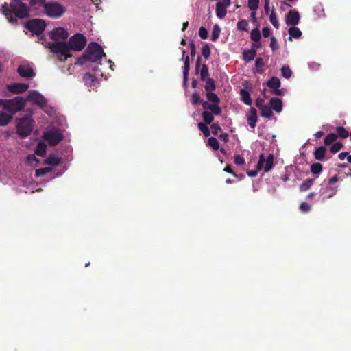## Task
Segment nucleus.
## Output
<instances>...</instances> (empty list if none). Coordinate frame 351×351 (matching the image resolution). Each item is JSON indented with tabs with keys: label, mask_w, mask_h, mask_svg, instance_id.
Here are the masks:
<instances>
[{
	"label": "nucleus",
	"mask_w": 351,
	"mask_h": 351,
	"mask_svg": "<svg viewBox=\"0 0 351 351\" xmlns=\"http://www.w3.org/2000/svg\"><path fill=\"white\" fill-rule=\"evenodd\" d=\"M23 0H11L10 4L5 2L1 6V12L11 23H17V19L27 18L29 8Z\"/></svg>",
	"instance_id": "1"
},
{
	"label": "nucleus",
	"mask_w": 351,
	"mask_h": 351,
	"mask_svg": "<svg viewBox=\"0 0 351 351\" xmlns=\"http://www.w3.org/2000/svg\"><path fill=\"white\" fill-rule=\"evenodd\" d=\"M49 38L53 42H49L47 47L51 52L56 54L59 59L61 55H65L68 52L66 40L69 37L68 32L63 27H56L49 33Z\"/></svg>",
	"instance_id": "2"
},
{
	"label": "nucleus",
	"mask_w": 351,
	"mask_h": 351,
	"mask_svg": "<svg viewBox=\"0 0 351 351\" xmlns=\"http://www.w3.org/2000/svg\"><path fill=\"white\" fill-rule=\"evenodd\" d=\"M103 56H106V53L104 52L101 46L95 42H90L82 56L77 59V63L80 65H84L88 61L101 64Z\"/></svg>",
	"instance_id": "3"
},
{
	"label": "nucleus",
	"mask_w": 351,
	"mask_h": 351,
	"mask_svg": "<svg viewBox=\"0 0 351 351\" xmlns=\"http://www.w3.org/2000/svg\"><path fill=\"white\" fill-rule=\"evenodd\" d=\"M86 38L82 34H75L70 37L69 41L66 43L68 52H66L65 55H61L59 60L60 61H65L68 58L71 57V50L76 51H82L86 46Z\"/></svg>",
	"instance_id": "4"
},
{
	"label": "nucleus",
	"mask_w": 351,
	"mask_h": 351,
	"mask_svg": "<svg viewBox=\"0 0 351 351\" xmlns=\"http://www.w3.org/2000/svg\"><path fill=\"white\" fill-rule=\"evenodd\" d=\"M66 12V8L62 4L56 1L47 2L44 5V13L51 19H58Z\"/></svg>",
	"instance_id": "5"
},
{
	"label": "nucleus",
	"mask_w": 351,
	"mask_h": 351,
	"mask_svg": "<svg viewBox=\"0 0 351 351\" xmlns=\"http://www.w3.org/2000/svg\"><path fill=\"white\" fill-rule=\"evenodd\" d=\"M34 123L30 117L20 119L16 125L18 134L22 138L28 136L32 132Z\"/></svg>",
	"instance_id": "6"
},
{
	"label": "nucleus",
	"mask_w": 351,
	"mask_h": 351,
	"mask_svg": "<svg viewBox=\"0 0 351 351\" xmlns=\"http://www.w3.org/2000/svg\"><path fill=\"white\" fill-rule=\"evenodd\" d=\"M25 27L36 35L41 34L46 27V23L41 19H34L25 23Z\"/></svg>",
	"instance_id": "7"
},
{
	"label": "nucleus",
	"mask_w": 351,
	"mask_h": 351,
	"mask_svg": "<svg viewBox=\"0 0 351 351\" xmlns=\"http://www.w3.org/2000/svg\"><path fill=\"white\" fill-rule=\"evenodd\" d=\"M43 138L50 145L55 146L63 139V134L59 130H49L44 133Z\"/></svg>",
	"instance_id": "8"
},
{
	"label": "nucleus",
	"mask_w": 351,
	"mask_h": 351,
	"mask_svg": "<svg viewBox=\"0 0 351 351\" xmlns=\"http://www.w3.org/2000/svg\"><path fill=\"white\" fill-rule=\"evenodd\" d=\"M300 14L296 10H291L286 15L285 23L287 25L295 26L299 23Z\"/></svg>",
	"instance_id": "9"
},
{
	"label": "nucleus",
	"mask_w": 351,
	"mask_h": 351,
	"mask_svg": "<svg viewBox=\"0 0 351 351\" xmlns=\"http://www.w3.org/2000/svg\"><path fill=\"white\" fill-rule=\"evenodd\" d=\"M17 72L21 77L25 78H32L35 76V73L29 65H19Z\"/></svg>",
	"instance_id": "10"
},
{
	"label": "nucleus",
	"mask_w": 351,
	"mask_h": 351,
	"mask_svg": "<svg viewBox=\"0 0 351 351\" xmlns=\"http://www.w3.org/2000/svg\"><path fill=\"white\" fill-rule=\"evenodd\" d=\"M27 99L33 101L41 107L45 106L47 104V100L45 98L36 91L31 92L27 96Z\"/></svg>",
	"instance_id": "11"
},
{
	"label": "nucleus",
	"mask_w": 351,
	"mask_h": 351,
	"mask_svg": "<svg viewBox=\"0 0 351 351\" xmlns=\"http://www.w3.org/2000/svg\"><path fill=\"white\" fill-rule=\"evenodd\" d=\"M29 88V85L25 83H13L7 86L8 90L13 93L20 94L25 92Z\"/></svg>",
	"instance_id": "12"
},
{
	"label": "nucleus",
	"mask_w": 351,
	"mask_h": 351,
	"mask_svg": "<svg viewBox=\"0 0 351 351\" xmlns=\"http://www.w3.org/2000/svg\"><path fill=\"white\" fill-rule=\"evenodd\" d=\"M337 191V186L332 187L328 186L325 189L320 191V198L322 202H324L326 199L332 197Z\"/></svg>",
	"instance_id": "13"
},
{
	"label": "nucleus",
	"mask_w": 351,
	"mask_h": 351,
	"mask_svg": "<svg viewBox=\"0 0 351 351\" xmlns=\"http://www.w3.org/2000/svg\"><path fill=\"white\" fill-rule=\"evenodd\" d=\"M247 121L248 125L254 128L257 122V111L256 108L251 107L249 112L247 114Z\"/></svg>",
	"instance_id": "14"
},
{
	"label": "nucleus",
	"mask_w": 351,
	"mask_h": 351,
	"mask_svg": "<svg viewBox=\"0 0 351 351\" xmlns=\"http://www.w3.org/2000/svg\"><path fill=\"white\" fill-rule=\"evenodd\" d=\"M265 163V156L263 154H261L259 156L258 164L256 165V168L254 170L248 171L247 174L250 177H256L258 174V172L263 167V165Z\"/></svg>",
	"instance_id": "15"
},
{
	"label": "nucleus",
	"mask_w": 351,
	"mask_h": 351,
	"mask_svg": "<svg viewBox=\"0 0 351 351\" xmlns=\"http://www.w3.org/2000/svg\"><path fill=\"white\" fill-rule=\"evenodd\" d=\"M313 156L316 160H325L326 159V147L325 146H319L316 148L313 152Z\"/></svg>",
	"instance_id": "16"
},
{
	"label": "nucleus",
	"mask_w": 351,
	"mask_h": 351,
	"mask_svg": "<svg viewBox=\"0 0 351 351\" xmlns=\"http://www.w3.org/2000/svg\"><path fill=\"white\" fill-rule=\"evenodd\" d=\"M186 51L182 49V58H184V64L183 67V80L184 82L186 83L188 80V75L190 69V60L188 56H185Z\"/></svg>",
	"instance_id": "17"
},
{
	"label": "nucleus",
	"mask_w": 351,
	"mask_h": 351,
	"mask_svg": "<svg viewBox=\"0 0 351 351\" xmlns=\"http://www.w3.org/2000/svg\"><path fill=\"white\" fill-rule=\"evenodd\" d=\"M270 107L277 112H280L282 110V101L277 97H272L269 101Z\"/></svg>",
	"instance_id": "18"
},
{
	"label": "nucleus",
	"mask_w": 351,
	"mask_h": 351,
	"mask_svg": "<svg viewBox=\"0 0 351 351\" xmlns=\"http://www.w3.org/2000/svg\"><path fill=\"white\" fill-rule=\"evenodd\" d=\"M9 103L13 104L16 111H20L24 108L25 100L22 97H16L13 99H9Z\"/></svg>",
	"instance_id": "19"
},
{
	"label": "nucleus",
	"mask_w": 351,
	"mask_h": 351,
	"mask_svg": "<svg viewBox=\"0 0 351 351\" xmlns=\"http://www.w3.org/2000/svg\"><path fill=\"white\" fill-rule=\"evenodd\" d=\"M12 119V114L7 112H0V125L4 126L8 125Z\"/></svg>",
	"instance_id": "20"
},
{
	"label": "nucleus",
	"mask_w": 351,
	"mask_h": 351,
	"mask_svg": "<svg viewBox=\"0 0 351 351\" xmlns=\"http://www.w3.org/2000/svg\"><path fill=\"white\" fill-rule=\"evenodd\" d=\"M1 106L3 107V109L7 110L10 114H13L16 112V110L15 109L13 104L9 103V99H1Z\"/></svg>",
	"instance_id": "21"
},
{
	"label": "nucleus",
	"mask_w": 351,
	"mask_h": 351,
	"mask_svg": "<svg viewBox=\"0 0 351 351\" xmlns=\"http://www.w3.org/2000/svg\"><path fill=\"white\" fill-rule=\"evenodd\" d=\"M240 95L241 101L247 105L250 106L252 104V99L250 93L245 90H240Z\"/></svg>",
	"instance_id": "22"
},
{
	"label": "nucleus",
	"mask_w": 351,
	"mask_h": 351,
	"mask_svg": "<svg viewBox=\"0 0 351 351\" xmlns=\"http://www.w3.org/2000/svg\"><path fill=\"white\" fill-rule=\"evenodd\" d=\"M288 32L290 35V36L289 37V40H291L292 38H299L302 36V32L300 31V29L295 26H291L289 29Z\"/></svg>",
	"instance_id": "23"
},
{
	"label": "nucleus",
	"mask_w": 351,
	"mask_h": 351,
	"mask_svg": "<svg viewBox=\"0 0 351 351\" xmlns=\"http://www.w3.org/2000/svg\"><path fill=\"white\" fill-rule=\"evenodd\" d=\"M256 56V51L255 49L244 51L243 53V59L245 61L249 62L253 60Z\"/></svg>",
	"instance_id": "24"
},
{
	"label": "nucleus",
	"mask_w": 351,
	"mask_h": 351,
	"mask_svg": "<svg viewBox=\"0 0 351 351\" xmlns=\"http://www.w3.org/2000/svg\"><path fill=\"white\" fill-rule=\"evenodd\" d=\"M274 155L272 154H269L267 158H265V165L264 166V171L269 172L274 167Z\"/></svg>",
	"instance_id": "25"
},
{
	"label": "nucleus",
	"mask_w": 351,
	"mask_h": 351,
	"mask_svg": "<svg viewBox=\"0 0 351 351\" xmlns=\"http://www.w3.org/2000/svg\"><path fill=\"white\" fill-rule=\"evenodd\" d=\"M60 162V159L55 154H51L47 158L45 163L49 165H58Z\"/></svg>",
	"instance_id": "26"
},
{
	"label": "nucleus",
	"mask_w": 351,
	"mask_h": 351,
	"mask_svg": "<svg viewBox=\"0 0 351 351\" xmlns=\"http://www.w3.org/2000/svg\"><path fill=\"white\" fill-rule=\"evenodd\" d=\"M267 85L271 88L276 89V88H279L280 86V80L276 77H272L267 81Z\"/></svg>",
	"instance_id": "27"
},
{
	"label": "nucleus",
	"mask_w": 351,
	"mask_h": 351,
	"mask_svg": "<svg viewBox=\"0 0 351 351\" xmlns=\"http://www.w3.org/2000/svg\"><path fill=\"white\" fill-rule=\"evenodd\" d=\"M338 138V136L334 133H330L324 138V143L325 145H330L335 143Z\"/></svg>",
	"instance_id": "28"
},
{
	"label": "nucleus",
	"mask_w": 351,
	"mask_h": 351,
	"mask_svg": "<svg viewBox=\"0 0 351 351\" xmlns=\"http://www.w3.org/2000/svg\"><path fill=\"white\" fill-rule=\"evenodd\" d=\"M311 172L314 175H319L323 169V166L319 162L313 163L310 167Z\"/></svg>",
	"instance_id": "29"
},
{
	"label": "nucleus",
	"mask_w": 351,
	"mask_h": 351,
	"mask_svg": "<svg viewBox=\"0 0 351 351\" xmlns=\"http://www.w3.org/2000/svg\"><path fill=\"white\" fill-rule=\"evenodd\" d=\"M261 114L262 117H264L265 118H271L273 115L271 108L270 106L265 105L261 109Z\"/></svg>",
	"instance_id": "30"
},
{
	"label": "nucleus",
	"mask_w": 351,
	"mask_h": 351,
	"mask_svg": "<svg viewBox=\"0 0 351 351\" xmlns=\"http://www.w3.org/2000/svg\"><path fill=\"white\" fill-rule=\"evenodd\" d=\"M202 116L203 120L204 121V123H206V124H210L214 119V117H213L212 112H210L208 110H204L202 112Z\"/></svg>",
	"instance_id": "31"
},
{
	"label": "nucleus",
	"mask_w": 351,
	"mask_h": 351,
	"mask_svg": "<svg viewBox=\"0 0 351 351\" xmlns=\"http://www.w3.org/2000/svg\"><path fill=\"white\" fill-rule=\"evenodd\" d=\"M314 180L313 179H307L303 183H302L300 186V191H306L308 190L313 184Z\"/></svg>",
	"instance_id": "32"
},
{
	"label": "nucleus",
	"mask_w": 351,
	"mask_h": 351,
	"mask_svg": "<svg viewBox=\"0 0 351 351\" xmlns=\"http://www.w3.org/2000/svg\"><path fill=\"white\" fill-rule=\"evenodd\" d=\"M337 135L338 137L346 138L349 136V132L343 126H338L336 128Z\"/></svg>",
	"instance_id": "33"
},
{
	"label": "nucleus",
	"mask_w": 351,
	"mask_h": 351,
	"mask_svg": "<svg viewBox=\"0 0 351 351\" xmlns=\"http://www.w3.org/2000/svg\"><path fill=\"white\" fill-rule=\"evenodd\" d=\"M204 81L206 82L205 90L206 92L213 91L215 89V83L213 79L208 77Z\"/></svg>",
	"instance_id": "34"
},
{
	"label": "nucleus",
	"mask_w": 351,
	"mask_h": 351,
	"mask_svg": "<svg viewBox=\"0 0 351 351\" xmlns=\"http://www.w3.org/2000/svg\"><path fill=\"white\" fill-rule=\"evenodd\" d=\"M261 38V32L258 28L252 30L250 34V38L254 42H259Z\"/></svg>",
	"instance_id": "35"
},
{
	"label": "nucleus",
	"mask_w": 351,
	"mask_h": 351,
	"mask_svg": "<svg viewBox=\"0 0 351 351\" xmlns=\"http://www.w3.org/2000/svg\"><path fill=\"white\" fill-rule=\"evenodd\" d=\"M208 145L211 147L213 150L217 151L219 149V143L215 137H210L208 140Z\"/></svg>",
	"instance_id": "36"
},
{
	"label": "nucleus",
	"mask_w": 351,
	"mask_h": 351,
	"mask_svg": "<svg viewBox=\"0 0 351 351\" xmlns=\"http://www.w3.org/2000/svg\"><path fill=\"white\" fill-rule=\"evenodd\" d=\"M220 32H221L220 27L218 25H214L213 31H212V34H211L212 41L215 42L218 39L219 34H220Z\"/></svg>",
	"instance_id": "37"
},
{
	"label": "nucleus",
	"mask_w": 351,
	"mask_h": 351,
	"mask_svg": "<svg viewBox=\"0 0 351 351\" xmlns=\"http://www.w3.org/2000/svg\"><path fill=\"white\" fill-rule=\"evenodd\" d=\"M206 125L207 124L204 123H199L197 125L199 130L203 133L204 136L208 137L210 134V132L208 127Z\"/></svg>",
	"instance_id": "38"
},
{
	"label": "nucleus",
	"mask_w": 351,
	"mask_h": 351,
	"mask_svg": "<svg viewBox=\"0 0 351 351\" xmlns=\"http://www.w3.org/2000/svg\"><path fill=\"white\" fill-rule=\"evenodd\" d=\"M83 80L85 84L91 86L95 80V77L94 75L90 74V73H86L84 75Z\"/></svg>",
	"instance_id": "39"
},
{
	"label": "nucleus",
	"mask_w": 351,
	"mask_h": 351,
	"mask_svg": "<svg viewBox=\"0 0 351 351\" xmlns=\"http://www.w3.org/2000/svg\"><path fill=\"white\" fill-rule=\"evenodd\" d=\"M206 97H207L208 100L210 101V102H212L213 104L219 103L220 100H219V97L215 93H213L212 91L207 92Z\"/></svg>",
	"instance_id": "40"
},
{
	"label": "nucleus",
	"mask_w": 351,
	"mask_h": 351,
	"mask_svg": "<svg viewBox=\"0 0 351 351\" xmlns=\"http://www.w3.org/2000/svg\"><path fill=\"white\" fill-rule=\"evenodd\" d=\"M45 152L46 145L43 143H39L36 150V154L40 156H43L45 154Z\"/></svg>",
	"instance_id": "41"
},
{
	"label": "nucleus",
	"mask_w": 351,
	"mask_h": 351,
	"mask_svg": "<svg viewBox=\"0 0 351 351\" xmlns=\"http://www.w3.org/2000/svg\"><path fill=\"white\" fill-rule=\"evenodd\" d=\"M269 21L271 22V23L273 25V26L274 27H276L277 29L279 27V23L277 20V17H276V15L274 8L271 11L270 16H269Z\"/></svg>",
	"instance_id": "42"
},
{
	"label": "nucleus",
	"mask_w": 351,
	"mask_h": 351,
	"mask_svg": "<svg viewBox=\"0 0 351 351\" xmlns=\"http://www.w3.org/2000/svg\"><path fill=\"white\" fill-rule=\"evenodd\" d=\"M47 3L45 0H30L29 5L35 8L40 6L44 8V5L47 4Z\"/></svg>",
	"instance_id": "43"
},
{
	"label": "nucleus",
	"mask_w": 351,
	"mask_h": 351,
	"mask_svg": "<svg viewBox=\"0 0 351 351\" xmlns=\"http://www.w3.org/2000/svg\"><path fill=\"white\" fill-rule=\"evenodd\" d=\"M219 103L211 104L210 110L212 114L219 115L221 113V108L218 104Z\"/></svg>",
	"instance_id": "44"
},
{
	"label": "nucleus",
	"mask_w": 351,
	"mask_h": 351,
	"mask_svg": "<svg viewBox=\"0 0 351 351\" xmlns=\"http://www.w3.org/2000/svg\"><path fill=\"white\" fill-rule=\"evenodd\" d=\"M202 54L206 60H208L210 56V48L208 44H205L202 49Z\"/></svg>",
	"instance_id": "45"
},
{
	"label": "nucleus",
	"mask_w": 351,
	"mask_h": 351,
	"mask_svg": "<svg viewBox=\"0 0 351 351\" xmlns=\"http://www.w3.org/2000/svg\"><path fill=\"white\" fill-rule=\"evenodd\" d=\"M281 73L284 77L289 79L292 74V71H291V69L289 68V66H283L281 68Z\"/></svg>",
	"instance_id": "46"
},
{
	"label": "nucleus",
	"mask_w": 351,
	"mask_h": 351,
	"mask_svg": "<svg viewBox=\"0 0 351 351\" xmlns=\"http://www.w3.org/2000/svg\"><path fill=\"white\" fill-rule=\"evenodd\" d=\"M343 147V144L340 142L335 143L330 147V151L332 154L337 153Z\"/></svg>",
	"instance_id": "47"
},
{
	"label": "nucleus",
	"mask_w": 351,
	"mask_h": 351,
	"mask_svg": "<svg viewBox=\"0 0 351 351\" xmlns=\"http://www.w3.org/2000/svg\"><path fill=\"white\" fill-rule=\"evenodd\" d=\"M208 75V68L206 64H203L200 71V78L202 81L206 80Z\"/></svg>",
	"instance_id": "48"
},
{
	"label": "nucleus",
	"mask_w": 351,
	"mask_h": 351,
	"mask_svg": "<svg viewBox=\"0 0 351 351\" xmlns=\"http://www.w3.org/2000/svg\"><path fill=\"white\" fill-rule=\"evenodd\" d=\"M259 5V0H248V8L252 11H256Z\"/></svg>",
	"instance_id": "49"
},
{
	"label": "nucleus",
	"mask_w": 351,
	"mask_h": 351,
	"mask_svg": "<svg viewBox=\"0 0 351 351\" xmlns=\"http://www.w3.org/2000/svg\"><path fill=\"white\" fill-rule=\"evenodd\" d=\"M248 26V23L246 20H241L237 23V28L240 30L246 31Z\"/></svg>",
	"instance_id": "50"
},
{
	"label": "nucleus",
	"mask_w": 351,
	"mask_h": 351,
	"mask_svg": "<svg viewBox=\"0 0 351 351\" xmlns=\"http://www.w3.org/2000/svg\"><path fill=\"white\" fill-rule=\"evenodd\" d=\"M191 102L194 105H197L199 103L202 102L201 97L197 93H193L191 96Z\"/></svg>",
	"instance_id": "51"
},
{
	"label": "nucleus",
	"mask_w": 351,
	"mask_h": 351,
	"mask_svg": "<svg viewBox=\"0 0 351 351\" xmlns=\"http://www.w3.org/2000/svg\"><path fill=\"white\" fill-rule=\"evenodd\" d=\"M49 171H51V169L49 167L40 168V169H38L36 170V176H43Z\"/></svg>",
	"instance_id": "52"
},
{
	"label": "nucleus",
	"mask_w": 351,
	"mask_h": 351,
	"mask_svg": "<svg viewBox=\"0 0 351 351\" xmlns=\"http://www.w3.org/2000/svg\"><path fill=\"white\" fill-rule=\"evenodd\" d=\"M255 65H256V69L258 70V72H260V71L264 66L263 59L262 58H261V57L257 58L256 59Z\"/></svg>",
	"instance_id": "53"
},
{
	"label": "nucleus",
	"mask_w": 351,
	"mask_h": 351,
	"mask_svg": "<svg viewBox=\"0 0 351 351\" xmlns=\"http://www.w3.org/2000/svg\"><path fill=\"white\" fill-rule=\"evenodd\" d=\"M199 36L202 39H206L208 38V31L204 27L199 28Z\"/></svg>",
	"instance_id": "54"
},
{
	"label": "nucleus",
	"mask_w": 351,
	"mask_h": 351,
	"mask_svg": "<svg viewBox=\"0 0 351 351\" xmlns=\"http://www.w3.org/2000/svg\"><path fill=\"white\" fill-rule=\"evenodd\" d=\"M210 128L213 135H217L218 132L221 130L220 125L216 123H213Z\"/></svg>",
	"instance_id": "55"
},
{
	"label": "nucleus",
	"mask_w": 351,
	"mask_h": 351,
	"mask_svg": "<svg viewBox=\"0 0 351 351\" xmlns=\"http://www.w3.org/2000/svg\"><path fill=\"white\" fill-rule=\"evenodd\" d=\"M234 162L238 165H243L245 162L244 158L240 155H236L234 156Z\"/></svg>",
	"instance_id": "56"
},
{
	"label": "nucleus",
	"mask_w": 351,
	"mask_h": 351,
	"mask_svg": "<svg viewBox=\"0 0 351 351\" xmlns=\"http://www.w3.org/2000/svg\"><path fill=\"white\" fill-rule=\"evenodd\" d=\"M311 206L306 202H302L300 206V210L303 213H307L310 210Z\"/></svg>",
	"instance_id": "57"
},
{
	"label": "nucleus",
	"mask_w": 351,
	"mask_h": 351,
	"mask_svg": "<svg viewBox=\"0 0 351 351\" xmlns=\"http://www.w3.org/2000/svg\"><path fill=\"white\" fill-rule=\"evenodd\" d=\"M270 47L274 51L278 48L277 40L274 36L271 37Z\"/></svg>",
	"instance_id": "58"
},
{
	"label": "nucleus",
	"mask_w": 351,
	"mask_h": 351,
	"mask_svg": "<svg viewBox=\"0 0 351 351\" xmlns=\"http://www.w3.org/2000/svg\"><path fill=\"white\" fill-rule=\"evenodd\" d=\"M264 99L263 98H257L256 99V101H255V104L257 108H258L259 109H261V108H263V106H265V105L264 104Z\"/></svg>",
	"instance_id": "59"
},
{
	"label": "nucleus",
	"mask_w": 351,
	"mask_h": 351,
	"mask_svg": "<svg viewBox=\"0 0 351 351\" xmlns=\"http://www.w3.org/2000/svg\"><path fill=\"white\" fill-rule=\"evenodd\" d=\"M190 53L192 57H194L196 53L195 45L193 41L190 43Z\"/></svg>",
	"instance_id": "60"
},
{
	"label": "nucleus",
	"mask_w": 351,
	"mask_h": 351,
	"mask_svg": "<svg viewBox=\"0 0 351 351\" xmlns=\"http://www.w3.org/2000/svg\"><path fill=\"white\" fill-rule=\"evenodd\" d=\"M263 36L267 38L271 34V29L269 27H263L262 29Z\"/></svg>",
	"instance_id": "61"
},
{
	"label": "nucleus",
	"mask_w": 351,
	"mask_h": 351,
	"mask_svg": "<svg viewBox=\"0 0 351 351\" xmlns=\"http://www.w3.org/2000/svg\"><path fill=\"white\" fill-rule=\"evenodd\" d=\"M223 171L227 173H231L235 178H237V176H238L237 174L234 171H232V168L230 166H226L223 169Z\"/></svg>",
	"instance_id": "62"
},
{
	"label": "nucleus",
	"mask_w": 351,
	"mask_h": 351,
	"mask_svg": "<svg viewBox=\"0 0 351 351\" xmlns=\"http://www.w3.org/2000/svg\"><path fill=\"white\" fill-rule=\"evenodd\" d=\"M339 180L337 176H334L328 180V184L332 185Z\"/></svg>",
	"instance_id": "63"
},
{
	"label": "nucleus",
	"mask_w": 351,
	"mask_h": 351,
	"mask_svg": "<svg viewBox=\"0 0 351 351\" xmlns=\"http://www.w3.org/2000/svg\"><path fill=\"white\" fill-rule=\"evenodd\" d=\"M219 138L224 143H227L228 141V134L226 133H221L219 136Z\"/></svg>",
	"instance_id": "64"
}]
</instances>
